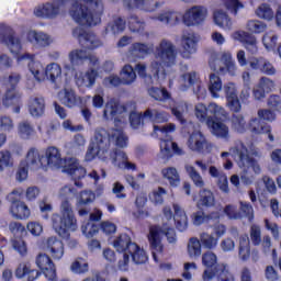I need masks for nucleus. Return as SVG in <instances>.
Instances as JSON below:
<instances>
[{
	"label": "nucleus",
	"mask_w": 281,
	"mask_h": 281,
	"mask_svg": "<svg viewBox=\"0 0 281 281\" xmlns=\"http://www.w3.org/2000/svg\"><path fill=\"white\" fill-rule=\"evenodd\" d=\"M27 159L31 168H43V170H47L48 168L60 170V168H65V162L67 161L63 159L60 149L54 146L46 148L43 154L32 147L27 150Z\"/></svg>",
	"instance_id": "0eeeda50"
},
{
	"label": "nucleus",
	"mask_w": 281,
	"mask_h": 281,
	"mask_svg": "<svg viewBox=\"0 0 281 281\" xmlns=\"http://www.w3.org/2000/svg\"><path fill=\"white\" fill-rule=\"evenodd\" d=\"M125 111L126 108L113 99L106 102L103 110V120L106 122L114 120L115 128L106 131L103 127H97L94 130L86 153L87 161H93L98 157L100 161L104 164L110 161L114 168L120 170H135V164L128 161V155L124 150L111 147V139L115 142L119 148L128 146V137L122 131L126 126Z\"/></svg>",
	"instance_id": "f257e3e1"
},
{
	"label": "nucleus",
	"mask_w": 281,
	"mask_h": 281,
	"mask_svg": "<svg viewBox=\"0 0 281 281\" xmlns=\"http://www.w3.org/2000/svg\"><path fill=\"white\" fill-rule=\"evenodd\" d=\"M26 41L35 47V49H45L54 45V36L43 31L31 30L26 33Z\"/></svg>",
	"instance_id": "a211bd4d"
},
{
	"label": "nucleus",
	"mask_w": 281,
	"mask_h": 281,
	"mask_svg": "<svg viewBox=\"0 0 281 281\" xmlns=\"http://www.w3.org/2000/svg\"><path fill=\"white\" fill-rule=\"evenodd\" d=\"M10 214L18 221H27L32 216V211H30V206L25 202H14L10 206Z\"/></svg>",
	"instance_id": "f704fd0d"
},
{
	"label": "nucleus",
	"mask_w": 281,
	"mask_h": 281,
	"mask_svg": "<svg viewBox=\"0 0 281 281\" xmlns=\"http://www.w3.org/2000/svg\"><path fill=\"white\" fill-rule=\"evenodd\" d=\"M74 38H77L87 49H98V47H102V41L95 35L93 32H87L83 27L78 26L72 31Z\"/></svg>",
	"instance_id": "4468645a"
},
{
	"label": "nucleus",
	"mask_w": 281,
	"mask_h": 281,
	"mask_svg": "<svg viewBox=\"0 0 281 281\" xmlns=\"http://www.w3.org/2000/svg\"><path fill=\"white\" fill-rule=\"evenodd\" d=\"M209 91L211 97L214 99L221 98V92L223 91V80L218 75L211 74L209 77Z\"/></svg>",
	"instance_id": "79ce46f5"
},
{
	"label": "nucleus",
	"mask_w": 281,
	"mask_h": 281,
	"mask_svg": "<svg viewBox=\"0 0 281 281\" xmlns=\"http://www.w3.org/2000/svg\"><path fill=\"white\" fill-rule=\"evenodd\" d=\"M70 271L81 276L89 271V263L83 258H77L70 266Z\"/></svg>",
	"instance_id": "0e129e2a"
},
{
	"label": "nucleus",
	"mask_w": 281,
	"mask_h": 281,
	"mask_svg": "<svg viewBox=\"0 0 281 281\" xmlns=\"http://www.w3.org/2000/svg\"><path fill=\"white\" fill-rule=\"evenodd\" d=\"M29 113L32 117H41L45 113V99L32 97L29 101Z\"/></svg>",
	"instance_id": "4c0bfd02"
},
{
	"label": "nucleus",
	"mask_w": 281,
	"mask_h": 281,
	"mask_svg": "<svg viewBox=\"0 0 281 281\" xmlns=\"http://www.w3.org/2000/svg\"><path fill=\"white\" fill-rule=\"evenodd\" d=\"M187 252L189 258L192 260H196V258L201 257L202 250H201V241L199 238L192 237L188 241L187 246Z\"/></svg>",
	"instance_id": "3c124183"
},
{
	"label": "nucleus",
	"mask_w": 281,
	"mask_h": 281,
	"mask_svg": "<svg viewBox=\"0 0 281 281\" xmlns=\"http://www.w3.org/2000/svg\"><path fill=\"white\" fill-rule=\"evenodd\" d=\"M206 126H209L214 137L224 139V142H229V126H227V124L213 119L212 121L207 122Z\"/></svg>",
	"instance_id": "473e14b6"
},
{
	"label": "nucleus",
	"mask_w": 281,
	"mask_h": 281,
	"mask_svg": "<svg viewBox=\"0 0 281 281\" xmlns=\"http://www.w3.org/2000/svg\"><path fill=\"white\" fill-rule=\"evenodd\" d=\"M15 126L16 124L14 123V119H12V116L5 114L0 115V133H12Z\"/></svg>",
	"instance_id": "680f3d73"
},
{
	"label": "nucleus",
	"mask_w": 281,
	"mask_h": 281,
	"mask_svg": "<svg viewBox=\"0 0 281 281\" xmlns=\"http://www.w3.org/2000/svg\"><path fill=\"white\" fill-rule=\"evenodd\" d=\"M18 133L22 139H30L34 135V126L29 121H22L18 124Z\"/></svg>",
	"instance_id": "052dcab7"
},
{
	"label": "nucleus",
	"mask_w": 281,
	"mask_h": 281,
	"mask_svg": "<svg viewBox=\"0 0 281 281\" xmlns=\"http://www.w3.org/2000/svg\"><path fill=\"white\" fill-rule=\"evenodd\" d=\"M209 65L213 71L217 74H229L236 76V61L229 52H222L218 58H211Z\"/></svg>",
	"instance_id": "9d476101"
},
{
	"label": "nucleus",
	"mask_w": 281,
	"mask_h": 281,
	"mask_svg": "<svg viewBox=\"0 0 281 281\" xmlns=\"http://www.w3.org/2000/svg\"><path fill=\"white\" fill-rule=\"evenodd\" d=\"M231 128L234 131V133H239L240 135H243V133H247L249 125L245 120V115L241 113L233 114L231 117Z\"/></svg>",
	"instance_id": "a19ab883"
},
{
	"label": "nucleus",
	"mask_w": 281,
	"mask_h": 281,
	"mask_svg": "<svg viewBox=\"0 0 281 281\" xmlns=\"http://www.w3.org/2000/svg\"><path fill=\"white\" fill-rule=\"evenodd\" d=\"M202 265L206 269H214L218 263V257L213 251H206L202 255Z\"/></svg>",
	"instance_id": "774afa93"
},
{
	"label": "nucleus",
	"mask_w": 281,
	"mask_h": 281,
	"mask_svg": "<svg viewBox=\"0 0 281 281\" xmlns=\"http://www.w3.org/2000/svg\"><path fill=\"white\" fill-rule=\"evenodd\" d=\"M199 80V75L195 71H191L189 74H183L180 77V89L181 91H188L192 85H194Z\"/></svg>",
	"instance_id": "6e6d98bb"
},
{
	"label": "nucleus",
	"mask_w": 281,
	"mask_h": 281,
	"mask_svg": "<svg viewBox=\"0 0 281 281\" xmlns=\"http://www.w3.org/2000/svg\"><path fill=\"white\" fill-rule=\"evenodd\" d=\"M123 7L126 10H143V12H155L157 8L161 7V3L156 2L150 4L146 0H123Z\"/></svg>",
	"instance_id": "2f4dec72"
},
{
	"label": "nucleus",
	"mask_w": 281,
	"mask_h": 281,
	"mask_svg": "<svg viewBox=\"0 0 281 281\" xmlns=\"http://www.w3.org/2000/svg\"><path fill=\"white\" fill-rule=\"evenodd\" d=\"M31 74L37 82L48 80L52 85H58L63 80V67L57 63H50L46 67L42 63H33Z\"/></svg>",
	"instance_id": "1a4fd4ad"
},
{
	"label": "nucleus",
	"mask_w": 281,
	"mask_h": 281,
	"mask_svg": "<svg viewBox=\"0 0 281 281\" xmlns=\"http://www.w3.org/2000/svg\"><path fill=\"white\" fill-rule=\"evenodd\" d=\"M19 82H21V75L18 72H11L2 80V85H4L7 89H11V91H16Z\"/></svg>",
	"instance_id": "69168bd1"
},
{
	"label": "nucleus",
	"mask_w": 281,
	"mask_h": 281,
	"mask_svg": "<svg viewBox=\"0 0 281 281\" xmlns=\"http://www.w3.org/2000/svg\"><path fill=\"white\" fill-rule=\"evenodd\" d=\"M255 14L258 19H261V21L271 22L273 19H276V12L273 11V8H271V4L267 2L259 4L255 10Z\"/></svg>",
	"instance_id": "37998d69"
},
{
	"label": "nucleus",
	"mask_w": 281,
	"mask_h": 281,
	"mask_svg": "<svg viewBox=\"0 0 281 281\" xmlns=\"http://www.w3.org/2000/svg\"><path fill=\"white\" fill-rule=\"evenodd\" d=\"M207 16H210V11L204 5H193L182 14V23L187 27H199L207 21Z\"/></svg>",
	"instance_id": "9b49d317"
},
{
	"label": "nucleus",
	"mask_w": 281,
	"mask_h": 281,
	"mask_svg": "<svg viewBox=\"0 0 281 281\" xmlns=\"http://www.w3.org/2000/svg\"><path fill=\"white\" fill-rule=\"evenodd\" d=\"M71 19L79 25H99L104 14V0H72Z\"/></svg>",
	"instance_id": "39448f33"
},
{
	"label": "nucleus",
	"mask_w": 281,
	"mask_h": 281,
	"mask_svg": "<svg viewBox=\"0 0 281 281\" xmlns=\"http://www.w3.org/2000/svg\"><path fill=\"white\" fill-rule=\"evenodd\" d=\"M7 32H8V27H5V25L3 24H0V43H5L11 54H14V55L21 54V49H23V44L21 43V38L16 35H9L8 37H5Z\"/></svg>",
	"instance_id": "393cba45"
},
{
	"label": "nucleus",
	"mask_w": 281,
	"mask_h": 281,
	"mask_svg": "<svg viewBox=\"0 0 281 281\" xmlns=\"http://www.w3.org/2000/svg\"><path fill=\"white\" fill-rule=\"evenodd\" d=\"M209 115L213 120H225L227 119V111L222 105H218V103L211 102L209 104Z\"/></svg>",
	"instance_id": "13d9d810"
},
{
	"label": "nucleus",
	"mask_w": 281,
	"mask_h": 281,
	"mask_svg": "<svg viewBox=\"0 0 281 281\" xmlns=\"http://www.w3.org/2000/svg\"><path fill=\"white\" fill-rule=\"evenodd\" d=\"M214 278L217 281H234V274L229 272L225 263H220L214 269H204L202 273L203 281H212Z\"/></svg>",
	"instance_id": "aec40b11"
},
{
	"label": "nucleus",
	"mask_w": 281,
	"mask_h": 281,
	"mask_svg": "<svg viewBox=\"0 0 281 281\" xmlns=\"http://www.w3.org/2000/svg\"><path fill=\"white\" fill-rule=\"evenodd\" d=\"M161 176L164 179L169 181V186L177 188L181 183V178L179 177V171L175 167H167L161 169Z\"/></svg>",
	"instance_id": "a18cd8bd"
},
{
	"label": "nucleus",
	"mask_w": 281,
	"mask_h": 281,
	"mask_svg": "<svg viewBox=\"0 0 281 281\" xmlns=\"http://www.w3.org/2000/svg\"><path fill=\"white\" fill-rule=\"evenodd\" d=\"M30 170H41V169L33 168L30 165V160L27 158V153H26L25 160H21L20 166L16 170L15 180L19 181V183H23V181H26Z\"/></svg>",
	"instance_id": "c03bdc74"
},
{
	"label": "nucleus",
	"mask_w": 281,
	"mask_h": 281,
	"mask_svg": "<svg viewBox=\"0 0 281 281\" xmlns=\"http://www.w3.org/2000/svg\"><path fill=\"white\" fill-rule=\"evenodd\" d=\"M213 23L220 30H224V32H232L234 30V20L223 9H217L213 12Z\"/></svg>",
	"instance_id": "cd10ccee"
},
{
	"label": "nucleus",
	"mask_w": 281,
	"mask_h": 281,
	"mask_svg": "<svg viewBox=\"0 0 281 281\" xmlns=\"http://www.w3.org/2000/svg\"><path fill=\"white\" fill-rule=\"evenodd\" d=\"M100 218H102V211L100 210H97L90 214V221L81 226L83 236L87 238H93V236L98 234L100 227L95 224V222L100 221Z\"/></svg>",
	"instance_id": "c756f323"
},
{
	"label": "nucleus",
	"mask_w": 281,
	"mask_h": 281,
	"mask_svg": "<svg viewBox=\"0 0 281 281\" xmlns=\"http://www.w3.org/2000/svg\"><path fill=\"white\" fill-rule=\"evenodd\" d=\"M64 172L71 177L77 188H83L85 184L80 180L87 177V169L80 165V161L77 158L71 157L66 159Z\"/></svg>",
	"instance_id": "ddd939ff"
},
{
	"label": "nucleus",
	"mask_w": 281,
	"mask_h": 281,
	"mask_svg": "<svg viewBox=\"0 0 281 281\" xmlns=\"http://www.w3.org/2000/svg\"><path fill=\"white\" fill-rule=\"evenodd\" d=\"M209 175L212 179H216L217 186L222 192H229V182L227 181V175L224 170L218 169L216 166L209 167Z\"/></svg>",
	"instance_id": "c9c22d12"
},
{
	"label": "nucleus",
	"mask_w": 281,
	"mask_h": 281,
	"mask_svg": "<svg viewBox=\"0 0 281 281\" xmlns=\"http://www.w3.org/2000/svg\"><path fill=\"white\" fill-rule=\"evenodd\" d=\"M153 19H156V21L164 23V25L175 27L179 25V23H181V19L183 20V15H181L180 12L175 10H166L165 12L159 13L158 16Z\"/></svg>",
	"instance_id": "72a5a7b5"
},
{
	"label": "nucleus",
	"mask_w": 281,
	"mask_h": 281,
	"mask_svg": "<svg viewBox=\"0 0 281 281\" xmlns=\"http://www.w3.org/2000/svg\"><path fill=\"white\" fill-rule=\"evenodd\" d=\"M148 93L150 98H153L154 100H157L158 102H165V100L170 99V93H168V90L164 88L151 87L148 89Z\"/></svg>",
	"instance_id": "338daca9"
},
{
	"label": "nucleus",
	"mask_w": 281,
	"mask_h": 281,
	"mask_svg": "<svg viewBox=\"0 0 281 281\" xmlns=\"http://www.w3.org/2000/svg\"><path fill=\"white\" fill-rule=\"evenodd\" d=\"M127 26L130 32L142 34L146 30V22L139 19V16L132 14L127 18Z\"/></svg>",
	"instance_id": "49530a36"
},
{
	"label": "nucleus",
	"mask_w": 281,
	"mask_h": 281,
	"mask_svg": "<svg viewBox=\"0 0 281 281\" xmlns=\"http://www.w3.org/2000/svg\"><path fill=\"white\" fill-rule=\"evenodd\" d=\"M194 115L199 120V122H204L206 124L209 122H212V115H210V106L203 104V103H198L194 108Z\"/></svg>",
	"instance_id": "8fccbe9b"
},
{
	"label": "nucleus",
	"mask_w": 281,
	"mask_h": 281,
	"mask_svg": "<svg viewBox=\"0 0 281 281\" xmlns=\"http://www.w3.org/2000/svg\"><path fill=\"white\" fill-rule=\"evenodd\" d=\"M132 245H135L127 234H122L116 237L113 241V247L116 249L117 254H128L131 251Z\"/></svg>",
	"instance_id": "58836bf2"
},
{
	"label": "nucleus",
	"mask_w": 281,
	"mask_h": 281,
	"mask_svg": "<svg viewBox=\"0 0 281 281\" xmlns=\"http://www.w3.org/2000/svg\"><path fill=\"white\" fill-rule=\"evenodd\" d=\"M120 78H121V82L122 85H133V82H135V80H137V74L135 72V69L133 68V66L131 65H125L121 72H120Z\"/></svg>",
	"instance_id": "de8ad7c7"
},
{
	"label": "nucleus",
	"mask_w": 281,
	"mask_h": 281,
	"mask_svg": "<svg viewBox=\"0 0 281 281\" xmlns=\"http://www.w3.org/2000/svg\"><path fill=\"white\" fill-rule=\"evenodd\" d=\"M89 58L87 50L82 48H75L68 53V63H64L66 71H76V67L85 65V60Z\"/></svg>",
	"instance_id": "5701e85b"
},
{
	"label": "nucleus",
	"mask_w": 281,
	"mask_h": 281,
	"mask_svg": "<svg viewBox=\"0 0 281 281\" xmlns=\"http://www.w3.org/2000/svg\"><path fill=\"white\" fill-rule=\"evenodd\" d=\"M170 115L166 113L165 111L159 110H146L144 113V120H147V122H153V128L154 133L153 135H156V137L160 138V157L161 159H170L172 157V153H176L177 155H181V148H179V145L177 143L172 142V138H170V134L175 133L177 131V125L173 123H168L166 125H157V124H164V122H168Z\"/></svg>",
	"instance_id": "20e7f679"
},
{
	"label": "nucleus",
	"mask_w": 281,
	"mask_h": 281,
	"mask_svg": "<svg viewBox=\"0 0 281 281\" xmlns=\"http://www.w3.org/2000/svg\"><path fill=\"white\" fill-rule=\"evenodd\" d=\"M14 155H16V157H22L23 148L18 146L13 153L10 149L0 150V172H4L5 169L14 168V166H16Z\"/></svg>",
	"instance_id": "a878e982"
},
{
	"label": "nucleus",
	"mask_w": 281,
	"mask_h": 281,
	"mask_svg": "<svg viewBox=\"0 0 281 281\" xmlns=\"http://www.w3.org/2000/svg\"><path fill=\"white\" fill-rule=\"evenodd\" d=\"M187 146L192 153H207L212 149V144L207 142L205 135L199 130H194L187 140Z\"/></svg>",
	"instance_id": "f3484780"
},
{
	"label": "nucleus",
	"mask_w": 281,
	"mask_h": 281,
	"mask_svg": "<svg viewBox=\"0 0 281 281\" xmlns=\"http://www.w3.org/2000/svg\"><path fill=\"white\" fill-rule=\"evenodd\" d=\"M67 3V0H53L37 5L34 14L38 19H57L60 15V8Z\"/></svg>",
	"instance_id": "f8f14e48"
},
{
	"label": "nucleus",
	"mask_w": 281,
	"mask_h": 281,
	"mask_svg": "<svg viewBox=\"0 0 281 281\" xmlns=\"http://www.w3.org/2000/svg\"><path fill=\"white\" fill-rule=\"evenodd\" d=\"M164 236L167 237L170 245H175V243H177L175 228L168 225H165V231L159 226H151L149 228L148 240L155 262H159V256L164 254V244L161 243Z\"/></svg>",
	"instance_id": "6e6552de"
},
{
	"label": "nucleus",
	"mask_w": 281,
	"mask_h": 281,
	"mask_svg": "<svg viewBox=\"0 0 281 281\" xmlns=\"http://www.w3.org/2000/svg\"><path fill=\"white\" fill-rule=\"evenodd\" d=\"M276 91V81L269 77H261L252 89V97L260 101L267 98V93Z\"/></svg>",
	"instance_id": "4be33fe9"
},
{
	"label": "nucleus",
	"mask_w": 281,
	"mask_h": 281,
	"mask_svg": "<svg viewBox=\"0 0 281 281\" xmlns=\"http://www.w3.org/2000/svg\"><path fill=\"white\" fill-rule=\"evenodd\" d=\"M199 241L204 249H215L216 245H218V238L212 236L210 233L200 234Z\"/></svg>",
	"instance_id": "e2e57ef3"
},
{
	"label": "nucleus",
	"mask_w": 281,
	"mask_h": 281,
	"mask_svg": "<svg viewBox=\"0 0 281 281\" xmlns=\"http://www.w3.org/2000/svg\"><path fill=\"white\" fill-rule=\"evenodd\" d=\"M58 100L64 106H68V109H74V106L82 104V98L77 95L76 92L69 88H65L58 92Z\"/></svg>",
	"instance_id": "7c9ffc66"
},
{
	"label": "nucleus",
	"mask_w": 281,
	"mask_h": 281,
	"mask_svg": "<svg viewBox=\"0 0 281 281\" xmlns=\"http://www.w3.org/2000/svg\"><path fill=\"white\" fill-rule=\"evenodd\" d=\"M126 30V21L122 19L120 15H114L112 20L105 26V34H112V36H117V34H122Z\"/></svg>",
	"instance_id": "e433bc0d"
},
{
	"label": "nucleus",
	"mask_w": 281,
	"mask_h": 281,
	"mask_svg": "<svg viewBox=\"0 0 281 281\" xmlns=\"http://www.w3.org/2000/svg\"><path fill=\"white\" fill-rule=\"evenodd\" d=\"M238 255L240 260H243V262H246V260H249V256H251V248L249 247V236L246 234L239 237Z\"/></svg>",
	"instance_id": "09e8293b"
},
{
	"label": "nucleus",
	"mask_w": 281,
	"mask_h": 281,
	"mask_svg": "<svg viewBox=\"0 0 281 281\" xmlns=\"http://www.w3.org/2000/svg\"><path fill=\"white\" fill-rule=\"evenodd\" d=\"M222 3L233 16H238L240 10H245V3L240 0H222Z\"/></svg>",
	"instance_id": "5fc2aeb1"
},
{
	"label": "nucleus",
	"mask_w": 281,
	"mask_h": 281,
	"mask_svg": "<svg viewBox=\"0 0 281 281\" xmlns=\"http://www.w3.org/2000/svg\"><path fill=\"white\" fill-rule=\"evenodd\" d=\"M155 47L150 43L135 42L133 43L126 53L128 63H135V60H142L149 56L154 52Z\"/></svg>",
	"instance_id": "6ab92c4d"
},
{
	"label": "nucleus",
	"mask_w": 281,
	"mask_h": 281,
	"mask_svg": "<svg viewBox=\"0 0 281 281\" xmlns=\"http://www.w3.org/2000/svg\"><path fill=\"white\" fill-rule=\"evenodd\" d=\"M246 30L247 32H250V34H262L263 32H267V23L260 20H248Z\"/></svg>",
	"instance_id": "bf43d9fd"
},
{
	"label": "nucleus",
	"mask_w": 281,
	"mask_h": 281,
	"mask_svg": "<svg viewBox=\"0 0 281 281\" xmlns=\"http://www.w3.org/2000/svg\"><path fill=\"white\" fill-rule=\"evenodd\" d=\"M229 156L238 159L237 164L243 170L240 175L241 182L246 186H251L256 181V176L262 172L260 164L252 159L251 157H262V153L254 144H245L243 142H237L234 147L229 148V151H223L221 157L223 161H227Z\"/></svg>",
	"instance_id": "f03ea898"
},
{
	"label": "nucleus",
	"mask_w": 281,
	"mask_h": 281,
	"mask_svg": "<svg viewBox=\"0 0 281 281\" xmlns=\"http://www.w3.org/2000/svg\"><path fill=\"white\" fill-rule=\"evenodd\" d=\"M36 265L41 271H43L44 276L48 281L56 280V266H54V261H52V257L47 254H40L36 257Z\"/></svg>",
	"instance_id": "b1692460"
},
{
	"label": "nucleus",
	"mask_w": 281,
	"mask_h": 281,
	"mask_svg": "<svg viewBox=\"0 0 281 281\" xmlns=\"http://www.w3.org/2000/svg\"><path fill=\"white\" fill-rule=\"evenodd\" d=\"M127 254L131 256L134 265H146L148 262V254L137 244L132 245Z\"/></svg>",
	"instance_id": "ea45409f"
},
{
	"label": "nucleus",
	"mask_w": 281,
	"mask_h": 281,
	"mask_svg": "<svg viewBox=\"0 0 281 281\" xmlns=\"http://www.w3.org/2000/svg\"><path fill=\"white\" fill-rule=\"evenodd\" d=\"M248 128L252 135H268L269 142H276V136L271 133V125L262 122V119H250Z\"/></svg>",
	"instance_id": "bb28decb"
},
{
	"label": "nucleus",
	"mask_w": 281,
	"mask_h": 281,
	"mask_svg": "<svg viewBox=\"0 0 281 281\" xmlns=\"http://www.w3.org/2000/svg\"><path fill=\"white\" fill-rule=\"evenodd\" d=\"M214 203V193L211 190L203 189L200 191V199L196 203L198 207H212Z\"/></svg>",
	"instance_id": "864d4df0"
},
{
	"label": "nucleus",
	"mask_w": 281,
	"mask_h": 281,
	"mask_svg": "<svg viewBox=\"0 0 281 281\" xmlns=\"http://www.w3.org/2000/svg\"><path fill=\"white\" fill-rule=\"evenodd\" d=\"M186 172L189 175L191 181H193L195 188H204L205 181L203 180V176L194 168L192 165L184 166Z\"/></svg>",
	"instance_id": "603ef678"
},
{
	"label": "nucleus",
	"mask_w": 281,
	"mask_h": 281,
	"mask_svg": "<svg viewBox=\"0 0 281 281\" xmlns=\"http://www.w3.org/2000/svg\"><path fill=\"white\" fill-rule=\"evenodd\" d=\"M44 249L53 260H63V257L65 256V244L56 236L45 239Z\"/></svg>",
	"instance_id": "412c9836"
},
{
	"label": "nucleus",
	"mask_w": 281,
	"mask_h": 281,
	"mask_svg": "<svg viewBox=\"0 0 281 281\" xmlns=\"http://www.w3.org/2000/svg\"><path fill=\"white\" fill-rule=\"evenodd\" d=\"M177 65V47L168 40H161L156 46L155 59L149 65V71L156 80H166L165 67Z\"/></svg>",
	"instance_id": "423d86ee"
},
{
	"label": "nucleus",
	"mask_w": 281,
	"mask_h": 281,
	"mask_svg": "<svg viewBox=\"0 0 281 281\" xmlns=\"http://www.w3.org/2000/svg\"><path fill=\"white\" fill-rule=\"evenodd\" d=\"M76 194H78V190L71 186H65L58 192V196L63 201L59 206V213H53L50 222L53 229L61 238H67L70 232L78 229V220L76 218V213H74L71 202H69Z\"/></svg>",
	"instance_id": "7ed1b4c3"
},
{
	"label": "nucleus",
	"mask_w": 281,
	"mask_h": 281,
	"mask_svg": "<svg viewBox=\"0 0 281 281\" xmlns=\"http://www.w3.org/2000/svg\"><path fill=\"white\" fill-rule=\"evenodd\" d=\"M261 43L267 52H273L276 49V45H278V34L271 31L265 33L261 38Z\"/></svg>",
	"instance_id": "4d7b16f0"
},
{
	"label": "nucleus",
	"mask_w": 281,
	"mask_h": 281,
	"mask_svg": "<svg viewBox=\"0 0 281 281\" xmlns=\"http://www.w3.org/2000/svg\"><path fill=\"white\" fill-rule=\"evenodd\" d=\"M172 207L175 215L172 214V209H170V206H165V218H167V221H172L173 218L177 229H179V232H186L188 229V215L186 214V211L178 203H173Z\"/></svg>",
	"instance_id": "dca6fc26"
},
{
	"label": "nucleus",
	"mask_w": 281,
	"mask_h": 281,
	"mask_svg": "<svg viewBox=\"0 0 281 281\" xmlns=\"http://www.w3.org/2000/svg\"><path fill=\"white\" fill-rule=\"evenodd\" d=\"M77 87H85L91 89L98 80V69L90 68L86 72H79L75 77Z\"/></svg>",
	"instance_id": "c85d7f7f"
},
{
	"label": "nucleus",
	"mask_w": 281,
	"mask_h": 281,
	"mask_svg": "<svg viewBox=\"0 0 281 281\" xmlns=\"http://www.w3.org/2000/svg\"><path fill=\"white\" fill-rule=\"evenodd\" d=\"M199 41H201V36L194 32L183 33L181 36V56L187 60H190L194 54H196L199 49Z\"/></svg>",
	"instance_id": "2eb2a0df"
}]
</instances>
